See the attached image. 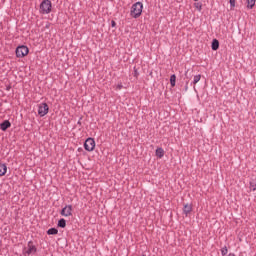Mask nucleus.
<instances>
[{"label": "nucleus", "mask_w": 256, "mask_h": 256, "mask_svg": "<svg viewBox=\"0 0 256 256\" xmlns=\"http://www.w3.org/2000/svg\"><path fill=\"white\" fill-rule=\"evenodd\" d=\"M247 3V9H253L255 7L256 0H246Z\"/></svg>", "instance_id": "4468645a"}, {"label": "nucleus", "mask_w": 256, "mask_h": 256, "mask_svg": "<svg viewBox=\"0 0 256 256\" xmlns=\"http://www.w3.org/2000/svg\"><path fill=\"white\" fill-rule=\"evenodd\" d=\"M176 81H177V76L175 74H172L170 76V85H171V87H175Z\"/></svg>", "instance_id": "2eb2a0df"}, {"label": "nucleus", "mask_w": 256, "mask_h": 256, "mask_svg": "<svg viewBox=\"0 0 256 256\" xmlns=\"http://www.w3.org/2000/svg\"><path fill=\"white\" fill-rule=\"evenodd\" d=\"M53 9V4L51 3V0H43L40 4V12L43 15H49Z\"/></svg>", "instance_id": "f03ea898"}, {"label": "nucleus", "mask_w": 256, "mask_h": 256, "mask_svg": "<svg viewBox=\"0 0 256 256\" xmlns=\"http://www.w3.org/2000/svg\"><path fill=\"white\" fill-rule=\"evenodd\" d=\"M49 113V105L47 103L43 102L38 105V115L40 117H45Z\"/></svg>", "instance_id": "39448f33"}, {"label": "nucleus", "mask_w": 256, "mask_h": 256, "mask_svg": "<svg viewBox=\"0 0 256 256\" xmlns=\"http://www.w3.org/2000/svg\"><path fill=\"white\" fill-rule=\"evenodd\" d=\"M194 6L197 8L198 11H201L203 9V4L201 2L195 3Z\"/></svg>", "instance_id": "aec40b11"}, {"label": "nucleus", "mask_w": 256, "mask_h": 256, "mask_svg": "<svg viewBox=\"0 0 256 256\" xmlns=\"http://www.w3.org/2000/svg\"><path fill=\"white\" fill-rule=\"evenodd\" d=\"M230 7L233 9L235 7V0H229Z\"/></svg>", "instance_id": "412c9836"}, {"label": "nucleus", "mask_w": 256, "mask_h": 256, "mask_svg": "<svg viewBox=\"0 0 256 256\" xmlns=\"http://www.w3.org/2000/svg\"><path fill=\"white\" fill-rule=\"evenodd\" d=\"M60 215H62V217H71L73 215V206L66 205L64 208H62Z\"/></svg>", "instance_id": "423d86ee"}, {"label": "nucleus", "mask_w": 256, "mask_h": 256, "mask_svg": "<svg viewBox=\"0 0 256 256\" xmlns=\"http://www.w3.org/2000/svg\"><path fill=\"white\" fill-rule=\"evenodd\" d=\"M111 27H117V22H115V20L111 21Z\"/></svg>", "instance_id": "4be33fe9"}, {"label": "nucleus", "mask_w": 256, "mask_h": 256, "mask_svg": "<svg viewBox=\"0 0 256 256\" xmlns=\"http://www.w3.org/2000/svg\"><path fill=\"white\" fill-rule=\"evenodd\" d=\"M32 253H37V247L33 245V241L28 242V250L26 251V254L32 255Z\"/></svg>", "instance_id": "0eeeda50"}, {"label": "nucleus", "mask_w": 256, "mask_h": 256, "mask_svg": "<svg viewBox=\"0 0 256 256\" xmlns=\"http://www.w3.org/2000/svg\"><path fill=\"white\" fill-rule=\"evenodd\" d=\"M141 13H143V3L142 2H136L132 5L130 15L134 19H139L141 17Z\"/></svg>", "instance_id": "f257e3e1"}, {"label": "nucleus", "mask_w": 256, "mask_h": 256, "mask_svg": "<svg viewBox=\"0 0 256 256\" xmlns=\"http://www.w3.org/2000/svg\"><path fill=\"white\" fill-rule=\"evenodd\" d=\"M57 233H59L57 228H50L47 230V235H57Z\"/></svg>", "instance_id": "dca6fc26"}, {"label": "nucleus", "mask_w": 256, "mask_h": 256, "mask_svg": "<svg viewBox=\"0 0 256 256\" xmlns=\"http://www.w3.org/2000/svg\"><path fill=\"white\" fill-rule=\"evenodd\" d=\"M16 57L19 59L26 57V55H29V48L25 45H20L16 48Z\"/></svg>", "instance_id": "7ed1b4c3"}, {"label": "nucleus", "mask_w": 256, "mask_h": 256, "mask_svg": "<svg viewBox=\"0 0 256 256\" xmlns=\"http://www.w3.org/2000/svg\"><path fill=\"white\" fill-rule=\"evenodd\" d=\"M116 89H118L119 91H121V89H123V84H118V85L116 86Z\"/></svg>", "instance_id": "5701e85b"}, {"label": "nucleus", "mask_w": 256, "mask_h": 256, "mask_svg": "<svg viewBox=\"0 0 256 256\" xmlns=\"http://www.w3.org/2000/svg\"><path fill=\"white\" fill-rule=\"evenodd\" d=\"M155 153L158 159H163V157L165 156V150H163V148L161 147L157 148Z\"/></svg>", "instance_id": "1a4fd4ad"}, {"label": "nucleus", "mask_w": 256, "mask_h": 256, "mask_svg": "<svg viewBox=\"0 0 256 256\" xmlns=\"http://www.w3.org/2000/svg\"><path fill=\"white\" fill-rule=\"evenodd\" d=\"M11 127V122L9 120H4L0 123L1 131H7Z\"/></svg>", "instance_id": "6e6552de"}, {"label": "nucleus", "mask_w": 256, "mask_h": 256, "mask_svg": "<svg viewBox=\"0 0 256 256\" xmlns=\"http://www.w3.org/2000/svg\"><path fill=\"white\" fill-rule=\"evenodd\" d=\"M81 119L82 118L79 119V121L77 122V125H81Z\"/></svg>", "instance_id": "b1692460"}, {"label": "nucleus", "mask_w": 256, "mask_h": 256, "mask_svg": "<svg viewBox=\"0 0 256 256\" xmlns=\"http://www.w3.org/2000/svg\"><path fill=\"white\" fill-rule=\"evenodd\" d=\"M212 51H217L219 49V40L213 39L211 44Z\"/></svg>", "instance_id": "9b49d317"}, {"label": "nucleus", "mask_w": 256, "mask_h": 256, "mask_svg": "<svg viewBox=\"0 0 256 256\" xmlns=\"http://www.w3.org/2000/svg\"><path fill=\"white\" fill-rule=\"evenodd\" d=\"M193 211V206L189 205V204H185L184 208H183V213L186 215H189V213H191Z\"/></svg>", "instance_id": "9d476101"}, {"label": "nucleus", "mask_w": 256, "mask_h": 256, "mask_svg": "<svg viewBox=\"0 0 256 256\" xmlns=\"http://www.w3.org/2000/svg\"><path fill=\"white\" fill-rule=\"evenodd\" d=\"M58 227H60L61 229H65L67 227V220H65L64 218H61L58 221Z\"/></svg>", "instance_id": "f8f14e48"}, {"label": "nucleus", "mask_w": 256, "mask_h": 256, "mask_svg": "<svg viewBox=\"0 0 256 256\" xmlns=\"http://www.w3.org/2000/svg\"><path fill=\"white\" fill-rule=\"evenodd\" d=\"M85 151L91 152L95 150V139L89 137L84 142Z\"/></svg>", "instance_id": "20e7f679"}, {"label": "nucleus", "mask_w": 256, "mask_h": 256, "mask_svg": "<svg viewBox=\"0 0 256 256\" xmlns=\"http://www.w3.org/2000/svg\"><path fill=\"white\" fill-rule=\"evenodd\" d=\"M194 1H199V0H194Z\"/></svg>", "instance_id": "a878e982"}, {"label": "nucleus", "mask_w": 256, "mask_h": 256, "mask_svg": "<svg viewBox=\"0 0 256 256\" xmlns=\"http://www.w3.org/2000/svg\"><path fill=\"white\" fill-rule=\"evenodd\" d=\"M250 190L255 191L256 190V179H252L250 181Z\"/></svg>", "instance_id": "f3484780"}, {"label": "nucleus", "mask_w": 256, "mask_h": 256, "mask_svg": "<svg viewBox=\"0 0 256 256\" xmlns=\"http://www.w3.org/2000/svg\"><path fill=\"white\" fill-rule=\"evenodd\" d=\"M199 81H201V74H198V75L194 76V79H193L192 84H193V85H197V83H198Z\"/></svg>", "instance_id": "a211bd4d"}, {"label": "nucleus", "mask_w": 256, "mask_h": 256, "mask_svg": "<svg viewBox=\"0 0 256 256\" xmlns=\"http://www.w3.org/2000/svg\"><path fill=\"white\" fill-rule=\"evenodd\" d=\"M139 75V73L137 72V70H135V76H138Z\"/></svg>", "instance_id": "393cba45"}, {"label": "nucleus", "mask_w": 256, "mask_h": 256, "mask_svg": "<svg viewBox=\"0 0 256 256\" xmlns=\"http://www.w3.org/2000/svg\"><path fill=\"white\" fill-rule=\"evenodd\" d=\"M7 173V165L0 163V177Z\"/></svg>", "instance_id": "ddd939ff"}, {"label": "nucleus", "mask_w": 256, "mask_h": 256, "mask_svg": "<svg viewBox=\"0 0 256 256\" xmlns=\"http://www.w3.org/2000/svg\"><path fill=\"white\" fill-rule=\"evenodd\" d=\"M227 253H229V250L227 249V246H224L221 248V255L225 256L227 255Z\"/></svg>", "instance_id": "6ab92c4d"}]
</instances>
